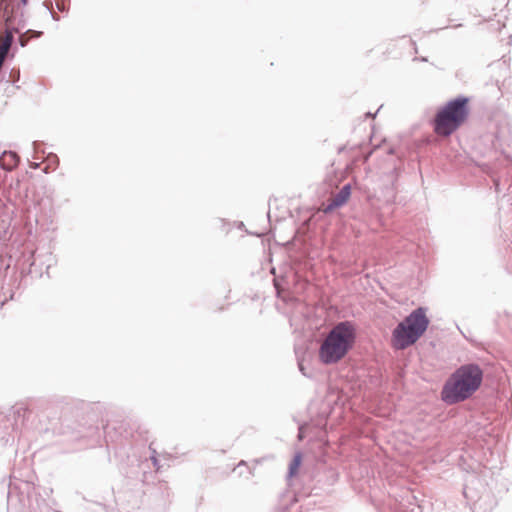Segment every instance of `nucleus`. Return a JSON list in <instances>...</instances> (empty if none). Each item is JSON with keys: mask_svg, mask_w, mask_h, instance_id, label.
Instances as JSON below:
<instances>
[{"mask_svg": "<svg viewBox=\"0 0 512 512\" xmlns=\"http://www.w3.org/2000/svg\"><path fill=\"white\" fill-rule=\"evenodd\" d=\"M19 164V156L14 151H4L0 156V167L3 170L11 171Z\"/></svg>", "mask_w": 512, "mask_h": 512, "instance_id": "nucleus-7", "label": "nucleus"}, {"mask_svg": "<svg viewBox=\"0 0 512 512\" xmlns=\"http://www.w3.org/2000/svg\"><path fill=\"white\" fill-rule=\"evenodd\" d=\"M267 232H269V229L267 227H265L261 232H253V234L262 235V234H265ZM249 233H252V231H250Z\"/></svg>", "mask_w": 512, "mask_h": 512, "instance_id": "nucleus-13", "label": "nucleus"}, {"mask_svg": "<svg viewBox=\"0 0 512 512\" xmlns=\"http://www.w3.org/2000/svg\"><path fill=\"white\" fill-rule=\"evenodd\" d=\"M242 465H243V466L245 465V462H244V461H241V462L238 464V467H240V466H242Z\"/></svg>", "mask_w": 512, "mask_h": 512, "instance_id": "nucleus-18", "label": "nucleus"}, {"mask_svg": "<svg viewBox=\"0 0 512 512\" xmlns=\"http://www.w3.org/2000/svg\"><path fill=\"white\" fill-rule=\"evenodd\" d=\"M338 478V473L334 469L330 468L324 471L317 482L322 490H327L337 483Z\"/></svg>", "mask_w": 512, "mask_h": 512, "instance_id": "nucleus-8", "label": "nucleus"}, {"mask_svg": "<svg viewBox=\"0 0 512 512\" xmlns=\"http://www.w3.org/2000/svg\"><path fill=\"white\" fill-rule=\"evenodd\" d=\"M366 116L367 117H373V115L371 113H367Z\"/></svg>", "mask_w": 512, "mask_h": 512, "instance_id": "nucleus-21", "label": "nucleus"}, {"mask_svg": "<svg viewBox=\"0 0 512 512\" xmlns=\"http://www.w3.org/2000/svg\"><path fill=\"white\" fill-rule=\"evenodd\" d=\"M351 189L352 186L350 183L345 184L339 192L331 197L330 202L324 207L323 212H330L346 203L351 195Z\"/></svg>", "mask_w": 512, "mask_h": 512, "instance_id": "nucleus-6", "label": "nucleus"}, {"mask_svg": "<svg viewBox=\"0 0 512 512\" xmlns=\"http://www.w3.org/2000/svg\"><path fill=\"white\" fill-rule=\"evenodd\" d=\"M13 40V32L10 30H6L4 37L0 40V56H3L4 58L7 57Z\"/></svg>", "mask_w": 512, "mask_h": 512, "instance_id": "nucleus-10", "label": "nucleus"}, {"mask_svg": "<svg viewBox=\"0 0 512 512\" xmlns=\"http://www.w3.org/2000/svg\"><path fill=\"white\" fill-rule=\"evenodd\" d=\"M302 224L307 225V224H309V221H308V220H304V221L302 222Z\"/></svg>", "mask_w": 512, "mask_h": 512, "instance_id": "nucleus-19", "label": "nucleus"}, {"mask_svg": "<svg viewBox=\"0 0 512 512\" xmlns=\"http://www.w3.org/2000/svg\"><path fill=\"white\" fill-rule=\"evenodd\" d=\"M57 8L60 10V11H64L65 10V7L63 4H60L57 2Z\"/></svg>", "mask_w": 512, "mask_h": 512, "instance_id": "nucleus-15", "label": "nucleus"}, {"mask_svg": "<svg viewBox=\"0 0 512 512\" xmlns=\"http://www.w3.org/2000/svg\"><path fill=\"white\" fill-rule=\"evenodd\" d=\"M20 416V410H11L7 416L2 419L0 426V442L7 444L11 439V433L17 429L16 417Z\"/></svg>", "mask_w": 512, "mask_h": 512, "instance_id": "nucleus-5", "label": "nucleus"}, {"mask_svg": "<svg viewBox=\"0 0 512 512\" xmlns=\"http://www.w3.org/2000/svg\"><path fill=\"white\" fill-rule=\"evenodd\" d=\"M22 4L26 5L28 0H21Z\"/></svg>", "mask_w": 512, "mask_h": 512, "instance_id": "nucleus-20", "label": "nucleus"}, {"mask_svg": "<svg viewBox=\"0 0 512 512\" xmlns=\"http://www.w3.org/2000/svg\"><path fill=\"white\" fill-rule=\"evenodd\" d=\"M299 368H300V371L305 375V373H304V367H303L301 364L299 365Z\"/></svg>", "mask_w": 512, "mask_h": 512, "instance_id": "nucleus-17", "label": "nucleus"}, {"mask_svg": "<svg viewBox=\"0 0 512 512\" xmlns=\"http://www.w3.org/2000/svg\"><path fill=\"white\" fill-rule=\"evenodd\" d=\"M428 325L426 309L416 308L393 330V346L402 350L413 345L425 333Z\"/></svg>", "mask_w": 512, "mask_h": 512, "instance_id": "nucleus-3", "label": "nucleus"}, {"mask_svg": "<svg viewBox=\"0 0 512 512\" xmlns=\"http://www.w3.org/2000/svg\"><path fill=\"white\" fill-rule=\"evenodd\" d=\"M6 58H4L3 56H0V69L2 68V65L4 63Z\"/></svg>", "mask_w": 512, "mask_h": 512, "instance_id": "nucleus-16", "label": "nucleus"}, {"mask_svg": "<svg viewBox=\"0 0 512 512\" xmlns=\"http://www.w3.org/2000/svg\"><path fill=\"white\" fill-rule=\"evenodd\" d=\"M50 14H51V16H52V18H53L54 20H56V21H58V20H59V16H58L56 13H54V12L50 11Z\"/></svg>", "mask_w": 512, "mask_h": 512, "instance_id": "nucleus-14", "label": "nucleus"}, {"mask_svg": "<svg viewBox=\"0 0 512 512\" xmlns=\"http://www.w3.org/2000/svg\"><path fill=\"white\" fill-rule=\"evenodd\" d=\"M483 371L479 365L469 363L461 365L444 383L441 399L452 405L468 399L480 387Z\"/></svg>", "mask_w": 512, "mask_h": 512, "instance_id": "nucleus-1", "label": "nucleus"}, {"mask_svg": "<svg viewBox=\"0 0 512 512\" xmlns=\"http://www.w3.org/2000/svg\"><path fill=\"white\" fill-rule=\"evenodd\" d=\"M296 501L295 494L290 491L286 490L280 495L279 499V505L277 507L278 511L285 512L290 505H292Z\"/></svg>", "mask_w": 512, "mask_h": 512, "instance_id": "nucleus-9", "label": "nucleus"}, {"mask_svg": "<svg viewBox=\"0 0 512 512\" xmlns=\"http://www.w3.org/2000/svg\"><path fill=\"white\" fill-rule=\"evenodd\" d=\"M300 464H301V454L297 453L294 456V458L291 461V463L289 464V471H288V477L289 478L293 477L297 473Z\"/></svg>", "mask_w": 512, "mask_h": 512, "instance_id": "nucleus-11", "label": "nucleus"}, {"mask_svg": "<svg viewBox=\"0 0 512 512\" xmlns=\"http://www.w3.org/2000/svg\"><path fill=\"white\" fill-rule=\"evenodd\" d=\"M155 454H156V451H153V454L151 455V460H152L153 465L156 468V470H159V468H160L159 461H158V459H157Z\"/></svg>", "mask_w": 512, "mask_h": 512, "instance_id": "nucleus-12", "label": "nucleus"}, {"mask_svg": "<svg viewBox=\"0 0 512 512\" xmlns=\"http://www.w3.org/2000/svg\"><path fill=\"white\" fill-rule=\"evenodd\" d=\"M356 340V329L352 322L337 323L322 341L318 357L325 365H332L342 360L353 348Z\"/></svg>", "mask_w": 512, "mask_h": 512, "instance_id": "nucleus-2", "label": "nucleus"}, {"mask_svg": "<svg viewBox=\"0 0 512 512\" xmlns=\"http://www.w3.org/2000/svg\"><path fill=\"white\" fill-rule=\"evenodd\" d=\"M468 102L469 98L458 96L442 107L435 116V132L443 136H449L455 132L468 118Z\"/></svg>", "mask_w": 512, "mask_h": 512, "instance_id": "nucleus-4", "label": "nucleus"}]
</instances>
